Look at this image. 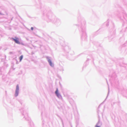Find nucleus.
Returning <instances> with one entry per match:
<instances>
[{
  "instance_id": "obj_1",
  "label": "nucleus",
  "mask_w": 127,
  "mask_h": 127,
  "mask_svg": "<svg viewBox=\"0 0 127 127\" xmlns=\"http://www.w3.org/2000/svg\"><path fill=\"white\" fill-rule=\"evenodd\" d=\"M13 39L16 43L18 44H20V42L19 41L18 38L15 37V38H13Z\"/></svg>"
},
{
  "instance_id": "obj_2",
  "label": "nucleus",
  "mask_w": 127,
  "mask_h": 127,
  "mask_svg": "<svg viewBox=\"0 0 127 127\" xmlns=\"http://www.w3.org/2000/svg\"><path fill=\"white\" fill-rule=\"evenodd\" d=\"M55 93L57 96L59 97H61V95L58 92V90L57 89V90L55 92Z\"/></svg>"
},
{
  "instance_id": "obj_3",
  "label": "nucleus",
  "mask_w": 127,
  "mask_h": 127,
  "mask_svg": "<svg viewBox=\"0 0 127 127\" xmlns=\"http://www.w3.org/2000/svg\"><path fill=\"white\" fill-rule=\"evenodd\" d=\"M48 62L49 63L50 65L52 66H53V64H52V62L51 60L50 59H49L48 60Z\"/></svg>"
},
{
  "instance_id": "obj_4",
  "label": "nucleus",
  "mask_w": 127,
  "mask_h": 127,
  "mask_svg": "<svg viewBox=\"0 0 127 127\" xmlns=\"http://www.w3.org/2000/svg\"><path fill=\"white\" fill-rule=\"evenodd\" d=\"M18 91H16L15 93V96H17L18 95Z\"/></svg>"
},
{
  "instance_id": "obj_5",
  "label": "nucleus",
  "mask_w": 127,
  "mask_h": 127,
  "mask_svg": "<svg viewBox=\"0 0 127 127\" xmlns=\"http://www.w3.org/2000/svg\"><path fill=\"white\" fill-rule=\"evenodd\" d=\"M23 55H21L19 57L20 61V62L21 61V60H22L23 58Z\"/></svg>"
},
{
  "instance_id": "obj_6",
  "label": "nucleus",
  "mask_w": 127,
  "mask_h": 127,
  "mask_svg": "<svg viewBox=\"0 0 127 127\" xmlns=\"http://www.w3.org/2000/svg\"><path fill=\"white\" fill-rule=\"evenodd\" d=\"M19 90V86L18 85H17L16 86V91H18Z\"/></svg>"
},
{
  "instance_id": "obj_7",
  "label": "nucleus",
  "mask_w": 127,
  "mask_h": 127,
  "mask_svg": "<svg viewBox=\"0 0 127 127\" xmlns=\"http://www.w3.org/2000/svg\"><path fill=\"white\" fill-rule=\"evenodd\" d=\"M95 127H100V126H98L97 125H96Z\"/></svg>"
},
{
  "instance_id": "obj_8",
  "label": "nucleus",
  "mask_w": 127,
  "mask_h": 127,
  "mask_svg": "<svg viewBox=\"0 0 127 127\" xmlns=\"http://www.w3.org/2000/svg\"><path fill=\"white\" fill-rule=\"evenodd\" d=\"M31 29L32 30H33V28L32 27L31 28Z\"/></svg>"
}]
</instances>
